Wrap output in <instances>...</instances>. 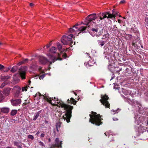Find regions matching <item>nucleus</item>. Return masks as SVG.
Listing matches in <instances>:
<instances>
[{
    "instance_id": "nucleus-51",
    "label": "nucleus",
    "mask_w": 148,
    "mask_h": 148,
    "mask_svg": "<svg viewBox=\"0 0 148 148\" xmlns=\"http://www.w3.org/2000/svg\"><path fill=\"white\" fill-rule=\"evenodd\" d=\"M128 36L129 37V38L131 39L132 37V36L131 35L129 34L128 35Z\"/></svg>"
},
{
    "instance_id": "nucleus-54",
    "label": "nucleus",
    "mask_w": 148,
    "mask_h": 148,
    "mask_svg": "<svg viewBox=\"0 0 148 148\" xmlns=\"http://www.w3.org/2000/svg\"><path fill=\"white\" fill-rule=\"evenodd\" d=\"M115 76L114 74H113L112 76V78L110 79V80L113 79V78H114Z\"/></svg>"
},
{
    "instance_id": "nucleus-9",
    "label": "nucleus",
    "mask_w": 148,
    "mask_h": 148,
    "mask_svg": "<svg viewBox=\"0 0 148 148\" xmlns=\"http://www.w3.org/2000/svg\"><path fill=\"white\" fill-rule=\"evenodd\" d=\"M27 70V67L26 66L21 67L19 69V74L23 79H25L26 72Z\"/></svg>"
},
{
    "instance_id": "nucleus-3",
    "label": "nucleus",
    "mask_w": 148,
    "mask_h": 148,
    "mask_svg": "<svg viewBox=\"0 0 148 148\" xmlns=\"http://www.w3.org/2000/svg\"><path fill=\"white\" fill-rule=\"evenodd\" d=\"M92 114H89L90 118L89 122L92 123L97 126L101 125L102 122L101 120L103 119L101 118L100 114H97V113L94 112H92Z\"/></svg>"
},
{
    "instance_id": "nucleus-60",
    "label": "nucleus",
    "mask_w": 148,
    "mask_h": 148,
    "mask_svg": "<svg viewBox=\"0 0 148 148\" xmlns=\"http://www.w3.org/2000/svg\"><path fill=\"white\" fill-rule=\"evenodd\" d=\"M45 123L47 124L48 123V121H45Z\"/></svg>"
},
{
    "instance_id": "nucleus-28",
    "label": "nucleus",
    "mask_w": 148,
    "mask_h": 148,
    "mask_svg": "<svg viewBox=\"0 0 148 148\" xmlns=\"http://www.w3.org/2000/svg\"><path fill=\"white\" fill-rule=\"evenodd\" d=\"M18 70V67L16 66H14L11 69V71L12 73H14L16 71Z\"/></svg>"
},
{
    "instance_id": "nucleus-27",
    "label": "nucleus",
    "mask_w": 148,
    "mask_h": 148,
    "mask_svg": "<svg viewBox=\"0 0 148 148\" xmlns=\"http://www.w3.org/2000/svg\"><path fill=\"white\" fill-rule=\"evenodd\" d=\"M17 111L16 110H11V111L10 113L11 115L12 116H14L17 114Z\"/></svg>"
},
{
    "instance_id": "nucleus-30",
    "label": "nucleus",
    "mask_w": 148,
    "mask_h": 148,
    "mask_svg": "<svg viewBox=\"0 0 148 148\" xmlns=\"http://www.w3.org/2000/svg\"><path fill=\"white\" fill-rule=\"evenodd\" d=\"M57 46L58 50L60 51L62 49V46L59 42H58L57 43Z\"/></svg>"
},
{
    "instance_id": "nucleus-64",
    "label": "nucleus",
    "mask_w": 148,
    "mask_h": 148,
    "mask_svg": "<svg viewBox=\"0 0 148 148\" xmlns=\"http://www.w3.org/2000/svg\"><path fill=\"white\" fill-rule=\"evenodd\" d=\"M121 20H118V22H119V23H121Z\"/></svg>"
},
{
    "instance_id": "nucleus-40",
    "label": "nucleus",
    "mask_w": 148,
    "mask_h": 148,
    "mask_svg": "<svg viewBox=\"0 0 148 148\" xmlns=\"http://www.w3.org/2000/svg\"><path fill=\"white\" fill-rule=\"evenodd\" d=\"M45 75L44 74H42V75L40 76L39 77V79H42L44 77H45Z\"/></svg>"
},
{
    "instance_id": "nucleus-29",
    "label": "nucleus",
    "mask_w": 148,
    "mask_h": 148,
    "mask_svg": "<svg viewBox=\"0 0 148 148\" xmlns=\"http://www.w3.org/2000/svg\"><path fill=\"white\" fill-rule=\"evenodd\" d=\"M126 72L128 74H131L132 71V68L131 67L126 69Z\"/></svg>"
},
{
    "instance_id": "nucleus-52",
    "label": "nucleus",
    "mask_w": 148,
    "mask_h": 148,
    "mask_svg": "<svg viewBox=\"0 0 148 148\" xmlns=\"http://www.w3.org/2000/svg\"><path fill=\"white\" fill-rule=\"evenodd\" d=\"M55 142H59V139L58 138H56L55 140Z\"/></svg>"
},
{
    "instance_id": "nucleus-42",
    "label": "nucleus",
    "mask_w": 148,
    "mask_h": 148,
    "mask_svg": "<svg viewBox=\"0 0 148 148\" xmlns=\"http://www.w3.org/2000/svg\"><path fill=\"white\" fill-rule=\"evenodd\" d=\"M56 146L54 144L51 145L50 148H56Z\"/></svg>"
},
{
    "instance_id": "nucleus-4",
    "label": "nucleus",
    "mask_w": 148,
    "mask_h": 148,
    "mask_svg": "<svg viewBox=\"0 0 148 148\" xmlns=\"http://www.w3.org/2000/svg\"><path fill=\"white\" fill-rule=\"evenodd\" d=\"M78 25L77 24L74 26L72 28H70L69 30V32L70 33H73L74 32L80 31V32L78 33V34L82 32L83 33H84L85 32L86 27L85 26H82L79 28H78L77 26Z\"/></svg>"
},
{
    "instance_id": "nucleus-62",
    "label": "nucleus",
    "mask_w": 148,
    "mask_h": 148,
    "mask_svg": "<svg viewBox=\"0 0 148 148\" xmlns=\"http://www.w3.org/2000/svg\"><path fill=\"white\" fill-rule=\"evenodd\" d=\"M113 27H114L113 28H114V27H116V25H114V26H113Z\"/></svg>"
},
{
    "instance_id": "nucleus-31",
    "label": "nucleus",
    "mask_w": 148,
    "mask_h": 148,
    "mask_svg": "<svg viewBox=\"0 0 148 148\" xmlns=\"http://www.w3.org/2000/svg\"><path fill=\"white\" fill-rule=\"evenodd\" d=\"M11 69L10 67H5L3 69L2 71L3 72H5L8 71Z\"/></svg>"
},
{
    "instance_id": "nucleus-59",
    "label": "nucleus",
    "mask_w": 148,
    "mask_h": 148,
    "mask_svg": "<svg viewBox=\"0 0 148 148\" xmlns=\"http://www.w3.org/2000/svg\"><path fill=\"white\" fill-rule=\"evenodd\" d=\"M122 70V68H121V69H120L119 70V71H121Z\"/></svg>"
},
{
    "instance_id": "nucleus-37",
    "label": "nucleus",
    "mask_w": 148,
    "mask_h": 148,
    "mask_svg": "<svg viewBox=\"0 0 148 148\" xmlns=\"http://www.w3.org/2000/svg\"><path fill=\"white\" fill-rule=\"evenodd\" d=\"M104 49L106 51H107V50H109V48L106 45L105 46L103 47Z\"/></svg>"
},
{
    "instance_id": "nucleus-15",
    "label": "nucleus",
    "mask_w": 148,
    "mask_h": 148,
    "mask_svg": "<svg viewBox=\"0 0 148 148\" xmlns=\"http://www.w3.org/2000/svg\"><path fill=\"white\" fill-rule=\"evenodd\" d=\"M10 78V76L8 75L1 76V79L2 81L5 82L8 81V80Z\"/></svg>"
},
{
    "instance_id": "nucleus-7",
    "label": "nucleus",
    "mask_w": 148,
    "mask_h": 148,
    "mask_svg": "<svg viewBox=\"0 0 148 148\" xmlns=\"http://www.w3.org/2000/svg\"><path fill=\"white\" fill-rule=\"evenodd\" d=\"M101 99L100 100V102L105 106L106 108L110 107V104L108 100L109 97L108 95L105 94L104 95H101Z\"/></svg>"
},
{
    "instance_id": "nucleus-53",
    "label": "nucleus",
    "mask_w": 148,
    "mask_h": 148,
    "mask_svg": "<svg viewBox=\"0 0 148 148\" xmlns=\"http://www.w3.org/2000/svg\"><path fill=\"white\" fill-rule=\"evenodd\" d=\"M104 134H105V135L106 136H108V137H109V134L108 133H104Z\"/></svg>"
},
{
    "instance_id": "nucleus-11",
    "label": "nucleus",
    "mask_w": 148,
    "mask_h": 148,
    "mask_svg": "<svg viewBox=\"0 0 148 148\" xmlns=\"http://www.w3.org/2000/svg\"><path fill=\"white\" fill-rule=\"evenodd\" d=\"M132 105L134 107H136V109L137 110L139 109V106L140 104L137 102V101H134L133 100L131 101Z\"/></svg>"
},
{
    "instance_id": "nucleus-17",
    "label": "nucleus",
    "mask_w": 148,
    "mask_h": 148,
    "mask_svg": "<svg viewBox=\"0 0 148 148\" xmlns=\"http://www.w3.org/2000/svg\"><path fill=\"white\" fill-rule=\"evenodd\" d=\"M76 102L77 101H75V100L72 97H71L70 100L69 99L67 100V102L68 103H73L74 105H75L76 104Z\"/></svg>"
},
{
    "instance_id": "nucleus-20",
    "label": "nucleus",
    "mask_w": 148,
    "mask_h": 148,
    "mask_svg": "<svg viewBox=\"0 0 148 148\" xmlns=\"http://www.w3.org/2000/svg\"><path fill=\"white\" fill-rule=\"evenodd\" d=\"M20 143H18L16 141L14 142V146H16L18 148H22V145H20Z\"/></svg>"
},
{
    "instance_id": "nucleus-44",
    "label": "nucleus",
    "mask_w": 148,
    "mask_h": 148,
    "mask_svg": "<svg viewBox=\"0 0 148 148\" xmlns=\"http://www.w3.org/2000/svg\"><path fill=\"white\" fill-rule=\"evenodd\" d=\"M23 62L24 63H26V62H28V59H26L24 60H23Z\"/></svg>"
},
{
    "instance_id": "nucleus-48",
    "label": "nucleus",
    "mask_w": 148,
    "mask_h": 148,
    "mask_svg": "<svg viewBox=\"0 0 148 148\" xmlns=\"http://www.w3.org/2000/svg\"><path fill=\"white\" fill-rule=\"evenodd\" d=\"M20 89L19 90H17L16 91V94H17L18 95L19 94V93H20Z\"/></svg>"
},
{
    "instance_id": "nucleus-6",
    "label": "nucleus",
    "mask_w": 148,
    "mask_h": 148,
    "mask_svg": "<svg viewBox=\"0 0 148 148\" xmlns=\"http://www.w3.org/2000/svg\"><path fill=\"white\" fill-rule=\"evenodd\" d=\"M101 25H98L95 28H92L91 29L92 31L96 34V36H100L102 35L103 32V28L100 26Z\"/></svg>"
},
{
    "instance_id": "nucleus-36",
    "label": "nucleus",
    "mask_w": 148,
    "mask_h": 148,
    "mask_svg": "<svg viewBox=\"0 0 148 148\" xmlns=\"http://www.w3.org/2000/svg\"><path fill=\"white\" fill-rule=\"evenodd\" d=\"M13 79L14 80L16 81L17 82H18L19 81V79L18 78H16V75H15L14 76H13Z\"/></svg>"
},
{
    "instance_id": "nucleus-63",
    "label": "nucleus",
    "mask_w": 148,
    "mask_h": 148,
    "mask_svg": "<svg viewBox=\"0 0 148 148\" xmlns=\"http://www.w3.org/2000/svg\"><path fill=\"white\" fill-rule=\"evenodd\" d=\"M51 139L49 138V139H48V141L49 142H50L51 141Z\"/></svg>"
},
{
    "instance_id": "nucleus-5",
    "label": "nucleus",
    "mask_w": 148,
    "mask_h": 148,
    "mask_svg": "<svg viewBox=\"0 0 148 148\" xmlns=\"http://www.w3.org/2000/svg\"><path fill=\"white\" fill-rule=\"evenodd\" d=\"M63 51H61L60 53H58L56 55H52L49 54L48 55L50 60L51 61L49 62L50 64H51L52 62H54L57 60L61 61L62 60V58L61 57V53H63Z\"/></svg>"
},
{
    "instance_id": "nucleus-22",
    "label": "nucleus",
    "mask_w": 148,
    "mask_h": 148,
    "mask_svg": "<svg viewBox=\"0 0 148 148\" xmlns=\"http://www.w3.org/2000/svg\"><path fill=\"white\" fill-rule=\"evenodd\" d=\"M57 50V49L54 47H52L50 49V52L52 53H55Z\"/></svg>"
},
{
    "instance_id": "nucleus-41",
    "label": "nucleus",
    "mask_w": 148,
    "mask_h": 148,
    "mask_svg": "<svg viewBox=\"0 0 148 148\" xmlns=\"http://www.w3.org/2000/svg\"><path fill=\"white\" fill-rule=\"evenodd\" d=\"M145 21L146 24L147 25H148V18L147 17H146L145 18Z\"/></svg>"
},
{
    "instance_id": "nucleus-50",
    "label": "nucleus",
    "mask_w": 148,
    "mask_h": 148,
    "mask_svg": "<svg viewBox=\"0 0 148 148\" xmlns=\"http://www.w3.org/2000/svg\"><path fill=\"white\" fill-rule=\"evenodd\" d=\"M113 119L114 121H117L118 120V119L116 118H113Z\"/></svg>"
},
{
    "instance_id": "nucleus-12",
    "label": "nucleus",
    "mask_w": 148,
    "mask_h": 148,
    "mask_svg": "<svg viewBox=\"0 0 148 148\" xmlns=\"http://www.w3.org/2000/svg\"><path fill=\"white\" fill-rule=\"evenodd\" d=\"M39 61L41 64H45L48 62V61L45 58L42 56L40 58Z\"/></svg>"
},
{
    "instance_id": "nucleus-61",
    "label": "nucleus",
    "mask_w": 148,
    "mask_h": 148,
    "mask_svg": "<svg viewBox=\"0 0 148 148\" xmlns=\"http://www.w3.org/2000/svg\"><path fill=\"white\" fill-rule=\"evenodd\" d=\"M39 133H40V132H39V131H38V132H37V133H36V134H37V135H38V134H39Z\"/></svg>"
},
{
    "instance_id": "nucleus-24",
    "label": "nucleus",
    "mask_w": 148,
    "mask_h": 148,
    "mask_svg": "<svg viewBox=\"0 0 148 148\" xmlns=\"http://www.w3.org/2000/svg\"><path fill=\"white\" fill-rule=\"evenodd\" d=\"M61 125V123L60 122H58L56 124V127L57 130V131L58 132H59L58 129H59Z\"/></svg>"
},
{
    "instance_id": "nucleus-49",
    "label": "nucleus",
    "mask_w": 148,
    "mask_h": 148,
    "mask_svg": "<svg viewBox=\"0 0 148 148\" xmlns=\"http://www.w3.org/2000/svg\"><path fill=\"white\" fill-rule=\"evenodd\" d=\"M105 57L106 59H109V56L108 55V56H106H106H105Z\"/></svg>"
},
{
    "instance_id": "nucleus-8",
    "label": "nucleus",
    "mask_w": 148,
    "mask_h": 148,
    "mask_svg": "<svg viewBox=\"0 0 148 148\" xmlns=\"http://www.w3.org/2000/svg\"><path fill=\"white\" fill-rule=\"evenodd\" d=\"M73 37V35L70 34L68 36H63L62 38L61 42L64 45H67L69 43V41H71Z\"/></svg>"
},
{
    "instance_id": "nucleus-19",
    "label": "nucleus",
    "mask_w": 148,
    "mask_h": 148,
    "mask_svg": "<svg viewBox=\"0 0 148 148\" xmlns=\"http://www.w3.org/2000/svg\"><path fill=\"white\" fill-rule=\"evenodd\" d=\"M109 37V34L108 33L106 34L103 35V37L101 38L102 39L104 40L105 41H107L108 40Z\"/></svg>"
},
{
    "instance_id": "nucleus-14",
    "label": "nucleus",
    "mask_w": 148,
    "mask_h": 148,
    "mask_svg": "<svg viewBox=\"0 0 148 148\" xmlns=\"http://www.w3.org/2000/svg\"><path fill=\"white\" fill-rule=\"evenodd\" d=\"M11 88H7L4 89L3 91V93L5 96H8L10 92Z\"/></svg>"
},
{
    "instance_id": "nucleus-25",
    "label": "nucleus",
    "mask_w": 148,
    "mask_h": 148,
    "mask_svg": "<svg viewBox=\"0 0 148 148\" xmlns=\"http://www.w3.org/2000/svg\"><path fill=\"white\" fill-rule=\"evenodd\" d=\"M10 82L9 81H6L4 82L1 85L0 88H3L5 86L9 83Z\"/></svg>"
},
{
    "instance_id": "nucleus-32",
    "label": "nucleus",
    "mask_w": 148,
    "mask_h": 148,
    "mask_svg": "<svg viewBox=\"0 0 148 148\" xmlns=\"http://www.w3.org/2000/svg\"><path fill=\"white\" fill-rule=\"evenodd\" d=\"M28 87H30L29 86H26L25 87H23L22 88V91H26L28 88Z\"/></svg>"
},
{
    "instance_id": "nucleus-10",
    "label": "nucleus",
    "mask_w": 148,
    "mask_h": 148,
    "mask_svg": "<svg viewBox=\"0 0 148 148\" xmlns=\"http://www.w3.org/2000/svg\"><path fill=\"white\" fill-rule=\"evenodd\" d=\"M21 99H17L15 100H12L11 101L12 104L14 106H16L19 105L21 103Z\"/></svg>"
},
{
    "instance_id": "nucleus-43",
    "label": "nucleus",
    "mask_w": 148,
    "mask_h": 148,
    "mask_svg": "<svg viewBox=\"0 0 148 148\" xmlns=\"http://www.w3.org/2000/svg\"><path fill=\"white\" fill-rule=\"evenodd\" d=\"M62 56L63 58H66L67 57V55L66 53H64L62 55Z\"/></svg>"
},
{
    "instance_id": "nucleus-56",
    "label": "nucleus",
    "mask_w": 148,
    "mask_h": 148,
    "mask_svg": "<svg viewBox=\"0 0 148 148\" xmlns=\"http://www.w3.org/2000/svg\"><path fill=\"white\" fill-rule=\"evenodd\" d=\"M34 5V4L33 3H30V6L31 7H32Z\"/></svg>"
},
{
    "instance_id": "nucleus-34",
    "label": "nucleus",
    "mask_w": 148,
    "mask_h": 148,
    "mask_svg": "<svg viewBox=\"0 0 148 148\" xmlns=\"http://www.w3.org/2000/svg\"><path fill=\"white\" fill-rule=\"evenodd\" d=\"M27 138H28L32 140H33L34 139V137L33 136L31 135H29L27 136Z\"/></svg>"
},
{
    "instance_id": "nucleus-46",
    "label": "nucleus",
    "mask_w": 148,
    "mask_h": 148,
    "mask_svg": "<svg viewBox=\"0 0 148 148\" xmlns=\"http://www.w3.org/2000/svg\"><path fill=\"white\" fill-rule=\"evenodd\" d=\"M125 0H123L121 1H120V3L121 4H123V3H125Z\"/></svg>"
},
{
    "instance_id": "nucleus-45",
    "label": "nucleus",
    "mask_w": 148,
    "mask_h": 148,
    "mask_svg": "<svg viewBox=\"0 0 148 148\" xmlns=\"http://www.w3.org/2000/svg\"><path fill=\"white\" fill-rule=\"evenodd\" d=\"M45 135L44 134V133H42L40 136V138H43L45 136Z\"/></svg>"
},
{
    "instance_id": "nucleus-39",
    "label": "nucleus",
    "mask_w": 148,
    "mask_h": 148,
    "mask_svg": "<svg viewBox=\"0 0 148 148\" xmlns=\"http://www.w3.org/2000/svg\"><path fill=\"white\" fill-rule=\"evenodd\" d=\"M4 68V66L2 65L1 64H0V70H1L2 71L3 69Z\"/></svg>"
},
{
    "instance_id": "nucleus-35",
    "label": "nucleus",
    "mask_w": 148,
    "mask_h": 148,
    "mask_svg": "<svg viewBox=\"0 0 148 148\" xmlns=\"http://www.w3.org/2000/svg\"><path fill=\"white\" fill-rule=\"evenodd\" d=\"M117 31V27L113 28V32L114 34H115Z\"/></svg>"
},
{
    "instance_id": "nucleus-33",
    "label": "nucleus",
    "mask_w": 148,
    "mask_h": 148,
    "mask_svg": "<svg viewBox=\"0 0 148 148\" xmlns=\"http://www.w3.org/2000/svg\"><path fill=\"white\" fill-rule=\"evenodd\" d=\"M39 145L41 147H44L45 146V145L44 143L41 141H39Z\"/></svg>"
},
{
    "instance_id": "nucleus-57",
    "label": "nucleus",
    "mask_w": 148,
    "mask_h": 148,
    "mask_svg": "<svg viewBox=\"0 0 148 148\" xmlns=\"http://www.w3.org/2000/svg\"><path fill=\"white\" fill-rule=\"evenodd\" d=\"M6 148H14L13 147H8Z\"/></svg>"
},
{
    "instance_id": "nucleus-47",
    "label": "nucleus",
    "mask_w": 148,
    "mask_h": 148,
    "mask_svg": "<svg viewBox=\"0 0 148 148\" xmlns=\"http://www.w3.org/2000/svg\"><path fill=\"white\" fill-rule=\"evenodd\" d=\"M24 64V63L23 62V61H21V62H19L18 63V65H21V64Z\"/></svg>"
},
{
    "instance_id": "nucleus-55",
    "label": "nucleus",
    "mask_w": 148,
    "mask_h": 148,
    "mask_svg": "<svg viewBox=\"0 0 148 148\" xmlns=\"http://www.w3.org/2000/svg\"><path fill=\"white\" fill-rule=\"evenodd\" d=\"M51 45V43H50L47 46V48H49V47Z\"/></svg>"
},
{
    "instance_id": "nucleus-26",
    "label": "nucleus",
    "mask_w": 148,
    "mask_h": 148,
    "mask_svg": "<svg viewBox=\"0 0 148 148\" xmlns=\"http://www.w3.org/2000/svg\"><path fill=\"white\" fill-rule=\"evenodd\" d=\"M5 99V96L1 93L0 92V103L2 102Z\"/></svg>"
},
{
    "instance_id": "nucleus-23",
    "label": "nucleus",
    "mask_w": 148,
    "mask_h": 148,
    "mask_svg": "<svg viewBox=\"0 0 148 148\" xmlns=\"http://www.w3.org/2000/svg\"><path fill=\"white\" fill-rule=\"evenodd\" d=\"M62 144V141H59L58 142H55V144H54L56 146V147L61 148Z\"/></svg>"
},
{
    "instance_id": "nucleus-1",
    "label": "nucleus",
    "mask_w": 148,
    "mask_h": 148,
    "mask_svg": "<svg viewBox=\"0 0 148 148\" xmlns=\"http://www.w3.org/2000/svg\"><path fill=\"white\" fill-rule=\"evenodd\" d=\"M43 96L44 98L51 105L57 106L59 107H61L62 108H63L65 110V114L64 116H63V119L64 120H66L67 123L70 122V119L71 117L72 110L73 108V106L65 104L62 101L58 100V99L56 100V101L53 103L52 101V100H54V101L56 100V98L55 97L53 98H51L48 96L47 97L45 95Z\"/></svg>"
},
{
    "instance_id": "nucleus-38",
    "label": "nucleus",
    "mask_w": 148,
    "mask_h": 148,
    "mask_svg": "<svg viewBox=\"0 0 148 148\" xmlns=\"http://www.w3.org/2000/svg\"><path fill=\"white\" fill-rule=\"evenodd\" d=\"M108 29L110 32H111L112 31H113V29L112 26H109Z\"/></svg>"
},
{
    "instance_id": "nucleus-2",
    "label": "nucleus",
    "mask_w": 148,
    "mask_h": 148,
    "mask_svg": "<svg viewBox=\"0 0 148 148\" xmlns=\"http://www.w3.org/2000/svg\"><path fill=\"white\" fill-rule=\"evenodd\" d=\"M117 13L116 14H114L113 12L112 14H109L108 12H106L103 13L102 14H100L99 15V17H97L95 14H92L89 15L86 18L85 23L84 24L88 25V27L90 26L92 23H96V22L99 23L100 20H102L103 19L106 18H112L115 17L116 15H118Z\"/></svg>"
},
{
    "instance_id": "nucleus-58",
    "label": "nucleus",
    "mask_w": 148,
    "mask_h": 148,
    "mask_svg": "<svg viewBox=\"0 0 148 148\" xmlns=\"http://www.w3.org/2000/svg\"><path fill=\"white\" fill-rule=\"evenodd\" d=\"M86 53L88 54V58H90V59L91 58L90 56L88 55V53Z\"/></svg>"
},
{
    "instance_id": "nucleus-13",
    "label": "nucleus",
    "mask_w": 148,
    "mask_h": 148,
    "mask_svg": "<svg viewBox=\"0 0 148 148\" xmlns=\"http://www.w3.org/2000/svg\"><path fill=\"white\" fill-rule=\"evenodd\" d=\"M9 108L6 107H4L0 108V112L4 113H7L9 112Z\"/></svg>"
},
{
    "instance_id": "nucleus-16",
    "label": "nucleus",
    "mask_w": 148,
    "mask_h": 148,
    "mask_svg": "<svg viewBox=\"0 0 148 148\" xmlns=\"http://www.w3.org/2000/svg\"><path fill=\"white\" fill-rule=\"evenodd\" d=\"M95 63V62L94 61L92 62V61H90V60H89L88 62L85 63L84 65L86 66L87 67H88V66H93Z\"/></svg>"
},
{
    "instance_id": "nucleus-18",
    "label": "nucleus",
    "mask_w": 148,
    "mask_h": 148,
    "mask_svg": "<svg viewBox=\"0 0 148 148\" xmlns=\"http://www.w3.org/2000/svg\"><path fill=\"white\" fill-rule=\"evenodd\" d=\"M41 112V111L40 110L36 114H35L34 115V116L33 117V120L34 121H35L38 118Z\"/></svg>"
},
{
    "instance_id": "nucleus-21",
    "label": "nucleus",
    "mask_w": 148,
    "mask_h": 148,
    "mask_svg": "<svg viewBox=\"0 0 148 148\" xmlns=\"http://www.w3.org/2000/svg\"><path fill=\"white\" fill-rule=\"evenodd\" d=\"M99 45H100L101 47L103 46L105 43L106 42L105 41L102 40H98L97 41Z\"/></svg>"
}]
</instances>
